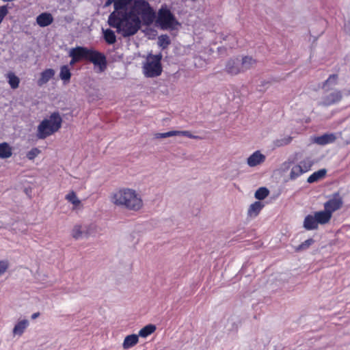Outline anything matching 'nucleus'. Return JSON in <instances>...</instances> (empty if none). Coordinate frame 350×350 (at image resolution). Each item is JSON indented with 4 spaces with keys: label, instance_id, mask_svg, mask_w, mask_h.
Instances as JSON below:
<instances>
[{
    "label": "nucleus",
    "instance_id": "obj_1",
    "mask_svg": "<svg viewBox=\"0 0 350 350\" xmlns=\"http://www.w3.org/2000/svg\"><path fill=\"white\" fill-rule=\"evenodd\" d=\"M154 12L144 0H117L115 10L110 14L108 24L123 37H130L139 31L142 21L146 25L154 19Z\"/></svg>",
    "mask_w": 350,
    "mask_h": 350
},
{
    "label": "nucleus",
    "instance_id": "obj_2",
    "mask_svg": "<svg viewBox=\"0 0 350 350\" xmlns=\"http://www.w3.org/2000/svg\"><path fill=\"white\" fill-rule=\"evenodd\" d=\"M109 200L114 206L129 211H138L144 203L141 195L129 187H122L113 191L109 196Z\"/></svg>",
    "mask_w": 350,
    "mask_h": 350
},
{
    "label": "nucleus",
    "instance_id": "obj_3",
    "mask_svg": "<svg viewBox=\"0 0 350 350\" xmlns=\"http://www.w3.org/2000/svg\"><path fill=\"white\" fill-rule=\"evenodd\" d=\"M62 119L57 112L53 113L49 118L44 119L38 126L36 136L43 139L57 132L62 126Z\"/></svg>",
    "mask_w": 350,
    "mask_h": 350
},
{
    "label": "nucleus",
    "instance_id": "obj_4",
    "mask_svg": "<svg viewBox=\"0 0 350 350\" xmlns=\"http://www.w3.org/2000/svg\"><path fill=\"white\" fill-rule=\"evenodd\" d=\"M162 55H148L143 66V73L147 77H155L162 72Z\"/></svg>",
    "mask_w": 350,
    "mask_h": 350
},
{
    "label": "nucleus",
    "instance_id": "obj_5",
    "mask_svg": "<svg viewBox=\"0 0 350 350\" xmlns=\"http://www.w3.org/2000/svg\"><path fill=\"white\" fill-rule=\"evenodd\" d=\"M314 163V160L311 157H306L294 164L291 169L289 179L294 180L302 174L309 172Z\"/></svg>",
    "mask_w": 350,
    "mask_h": 350
},
{
    "label": "nucleus",
    "instance_id": "obj_6",
    "mask_svg": "<svg viewBox=\"0 0 350 350\" xmlns=\"http://www.w3.org/2000/svg\"><path fill=\"white\" fill-rule=\"evenodd\" d=\"M158 23L163 29H174L178 24L175 17L167 8H161L159 12Z\"/></svg>",
    "mask_w": 350,
    "mask_h": 350
},
{
    "label": "nucleus",
    "instance_id": "obj_7",
    "mask_svg": "<svg viewBox=\"0 0 350 350\" xmlns=\"http://www.w3.org/2000/svg\"><path fill=\"white\" fill-rule=\"evenodd\" d=\"M342 94L338 90H334L332 92L325 91L324 94L322 96L319 105L322 106H329L336 104L341 100Z\"/></svg>",
    "mask_w": 350,
    "mask_h": 350
},
{
    "label": "nucleus",
    "instance_id": "obj_8",
    "mask_svg": "<svg viewBox=\"0 0 350 350\" xmlns=\"http://www.w3.org/2000/svg\"><path fill=\"white\" fill-rule=\"evenodd\" d=\"M87 60L98 66L99 72H103L107 67V60L105 55L94 49H90Z\"/></svg>",
    "mask_w": 350,
    "mask_h": 350
},
{
    "label": "nucleus",
    "instance_id": "obj_9",
    "mask_svg": "<svg viewBox=\"0 0 350 350\" xmlns=\"http://www.w3.org/2000/svg\"><path fill=\"white\" fill-rule=\"evenodd\" d=\"M92 229L90 225L77 224L73 227L71 235L76 240L88 238L91 235Z\"/></svg>",
    "mask_w": 350,
    "mask_h": 350
},
{
    "label": "nucleus",
    "instance_id": "obj_10",
    "mask_svg": "<svg viewBox=\"0 0 350 350\" xmlns=\"http://www.w3.org/2000/svg\"><path fill=\"white\" fill-rule=\"evenodd\" d=\"M342 204V197L338 193H335L332 198L324 204V208L332 215V213L339 210Z\"/></svg>",
    "mask_w": 350,
    "mask_h": 350
},
{
    "label": "nucleus",
    "instance_id": "obj_11",
    "mask_svg": "<svg viewBox=\"0 0 350 350\" xmlns=\"http://www.w3.org/2000/svg\"><path fill=\"white\" fill-rule=\"evenodd\" d=\"M173 136H185L190 139H199L198 136L193 135L189 131H171L166 133H157L154 135L155 139L166 138Z\"/></svg>",
    "mask_w": 350,
    "mask_h": 350
},
{
    "label": "nucleus",
    "instance_id": "obj_12",
    "mask_svg": "<svg viewBox=\"0 0 350 350\" xmlns=\"http://www.w3.org/2000/svg\"><path fill=\"white\" fill-rule=\"evenodd\" d=\"M224 70L230 75H237L243 72L241 60L239 58L229 59L226 64Z\"/></svg>",
    "mask_w": 350,
    "mask_h": 350
},
{
    "label": "nucleus",
    "instance_id": "obj_13",
    "mask_svg": "<svg viewBox=\"0 0 350 350\" xmlns=\"http://www.w3.org/2000/svg\"><path fill=\"white\" fill-rule=\"evenodd\" d=\"M265 159V155L256 150L247 159V164L251 167H256L263 163Z\"/></svg>",
    "mask_w": 350,
    "mask_h": 350
},
{
    "label": "nucleus",
    "instance_id": "obj_14",
    "mask_svg": "<svg viewBox=\"0 0 350 350\" xmlns=\"http://www.w3.org/2000/svg\"><path fill=\"white\" fill-rule=\"evenodd\" d=\"M29 325V321L27 319H19L14 325L12 329V335L15 336H21Z\"/></svg>",
    "mask_w": 350,
    "mask_h": 350
},
{
    "label": "nucleus",
    "instance_id": "obj_15",
    "mask_svg": "<svg viewBox=\"0 0 350 350\" xmlns=\"http://www.w3.org/2000/svg\"><path fill=\"white\" fill-rule=\"evenodd\" d=\"M337 139L334 133H325L321 136L312 137V142L321 146H325L334 142Z\"/></svg>",
    "mask_w": 350,
    "mask_h": 350
},
{
    "label": "nucleus",
    "instance_id": "obj_16",
    "mask_svg": "<svg viewBox=\"0 0 350 350\" xmlns=\"http://www.w3.org/2000/svg\"><path fill=\"white\" fill-rule=\"evenodd\" d=\"M91 49L83 46H77L70 50L69 56L75 57L79 60L81 59H87Z\"/></svg>",
    "mask_w": 350,
    "mask_h": 350
},
{
    "label": "nucleus",
    "instance_id": "obj_17",
    "mask_svg": "<svg viewBox=\"0 0 350 350\" xmlns=\"http://www.w3.org/2000/svg\"><path fill=\"white\" fill-rule=\"evenodd\" d=\"M55 75V70L52 68L44 70L40 73V77L37 81L38 86L41 87L48 83L51 79Z\"/></svg>",
    "mask_w": 350,
    "mask_h": 350
},
{
    "label": "nucleus",
    "instance_id": "obj_18",
    "mask_svg": "<svg viewBox=\"0 0 350 350\" xmlns=\"http://www.w3.org/2000/svg\"><path fill=\"white\" fill-rule=\"evenodd\" d=\"M314 215L316 217L318 224L324 225L330 221L332 215L325 208L323 211L315 212Z\"/></svg>",
    "mask_w": 350,
    "mask_h": 350
},
{
    "label": "nucleus",
    "instance_id": "obj_19",
    "mask_svg": "<svg viewBox=\"0 0 350 350\" xmlns=\"http://www.w3.org/2000/svg\"><path fill=\"white\" fill-rule=\"evenodd\" d=\"M53 21V18L50 13L44 12L38 15L36 18V22L40 27H46L51 25Z\"/></svg>",
    "mask_w": 350,
    "mask_h": 350
},
{
    "label": "nucleus",
    "instance_id": "obj_20",
    "mask_svg": "<svg viewBox=\"0 0 350 350\" xmlns=\"http://www.w3.org/2000/svg\"><path fill=\"white\" fill-rule=\"evenodd\" d=\"M65 199L72 204V210L80 208L82 206L81 201L78 198L76 193L73 191H69L65 196Z\"/></svg>",
    "mask_w": 350,
    "mask_h": 350
},
{
    "label": "nucleus",
    "instance_id": "obj_21",
    "mask_svg": "<svg viewBox=\"0 0 350 350\" xmlns=\"http://www.w3.org/2000/svg\"><path fill=\"white\" fill-rule=\"evenodd\" d=\"M338 76L336 74L329 75L328 79L323 83L322 88L324 91H329L338 84Z\"/></svg>",
    "mask_w": 350,
    "mask_h": 350
},
{
    "label": "nucleus",
    "instance_id": "obj_22",
    "mask_svg": "<svg viewBox=\"0 0 350 350\" xmlns=\"http://www.w3.org/2000/svg\"><path fill=\"white\" fill-rule=\"evenodd\" d=\"M139 341V336L137 334H131L128 335L125 337L124 342L122 343V347L124 349H129L135 345L137 344Z\"/></svg>",
    "mask_w": 350,
    "mask_h": 350
},
{
    "label": "nucleus",
    "instance_id": "obj_23",
    "mask_svg": "<svg viewBox=\"0 0 350 350\" xmlns=\"http://www.w3.org/2000/svg\"><path fill=\"white\" fill-rule=\"evenodd\" d=\"M318 223L315 216L313 215H307L304 221V227L308 230H314L318 228Z\"/></svg>",
    "mask_w": 350,
    "mask_h": 350
},
{
    "label": "nucleus",
    "instance_id": "obj_24",
    "mask_svg": "<svg viewBox=\"0 0 350 350\" xmlns=\"http://www.w3.org/2000/svg\"><path fill=\"white\" fill-rule=\"evenodd\" d=\"M12 155V148L7 142L0 144V159H5Z\"/></svg>",
    "mask_w": 350,
    "mask_h": 350
},
{
    "label": "nucleus",
    "instance_id": "obj_25",
    "mask_svg": "<svg viewBox=\"0 0 350 350\" xmlns=\"http://www.w3.org/2000/svg\"><path fill=\"white\" fill-rule=\"evenodd\" d=\"M264 204L260 202H255L254 203L252 204L247 211V215L250 217H256L262 208H263Z\"/></svg>",
    "mask_w": 350,
    "mask_h": 350
},
{
    "label": "nucleus",
    "instance_id": "obj_26",
    "mask_svg": "<svg viewBox=\"0 0 350 350\" xmlns=\"http://www.w3.org/2000/svg\"><path fill=\"white\" fill-rule=\"evenodd\" d=\"M240 60L243 72L254 67L257 62L255 59L250 56H244Z\"/></svg>",
    "mask_w": 350,
    "mask_h": 350
},
{
    "label": "nucleus",
    "instance_id": "obj_27",
    "mask_svg": "<svg viewBox=\"0 0 350 350\" xmlns=\"http://www.w3.org/2000/svg\"><path fill=\"white\" fill-rule=\"evenodd\" d=\"M326 172L327 171L325 169H321L314 172L308 178V183H312L322 179L325 177Z\"/></svg>",
    "mask_w": 350,
    "mask_h": 350
},
{
    "label": "nucleus",
    "instance_id": "obj_28",
    "mask_svg": "<svg viewBox=\"0 0 350 350\" xmlns=\"http://www.w3.org/2000/svg\"><path fill=\"white\" fill-rule=\"evenodd\" d=\"M103 38L107 43L113 44L116 42V36L113 31L110 29H103Z\"/></svg>",
    "mask_w": 350,
    "mask_h": 350
},
{
    "label": "nucleus",
    "instance_id": "obj_29",
    "mask_svg": "<svg viewBox=\"0 0 350 350\" xmlns=\"http://www.w3.org/2000/svg\"><path fill=\"white\" fill-rule=\"evenodd\" d=\"M6 78L8 79V83L12 89L18 88L20 79L14 72H8L6 75Z\"/></svg>",
    "mask_w": 350,
    "mask_h": 350
},
{
    "label": "nucleus",
    "instance_id": "obj_30",
    "mask_svg": "<svg viewBox=\"0 0 350 350\" xmlns=\"http://www.w3.org/2000/svg\"><path fill=\"white\" fill-rule=\"evenodd\" d=\"M156 330V326L152 324H148L141 329L139 332V336L142 338H146L149 335L152 334Z\"/></svg>",
    "mask_w": 350,
    "mask_h": 350
},
{
    "label": "nucleus",
    "instance_id": "obj_31",
    "mask_svg": "<svg viewBox=\"0 0 350 350\" xmlns=\"http://www.w3.org/2000/svg\"><path fill=\"white\" fill-rule=\"evenodd\" d=\"M71 73L68 66H63L60 68L59 77L64 82H68L70 79Z\"/></svg>",
    "mask_w": 350,
    "mask_h": 350
},
{
    "label": "nucleus",
    "instance_id": "obj_32",
    "mask_svg": "<svg viewBox=\"0 0 350 350\" xmlns=\"http://www.w3.org/2000/svg\"><path fill=\"white\" fill-rule=\"evenodd\" d=\"M314 243V240L312 239H308L303 242L301 244L299 245L297 247H294V250L296 252H299L304 250H307L309 247Z\"/></svg>",
    "mask_w": 350,
    "mask_h": 350
},
{
    "label": "nucleus",
    "instance_id": "obj_33",
    "mask_svg": "<svg viewBox=\"0 0 350 350\" xmlns=\"http://www.w3.org/2000/svg\"><path fill=\"white\" fill-rule=\"evenodd\" d=\"M269 193V190L265 187H260L255 192V198L258 200H262L268 196Z\"/></svg>",
    "mask_w": 350,
    "mask_h": 350
},
{
    "label": "nucleus",
    "instance_id": "obj_34",
    "mask_svg": "<svg viewBox=\"0 0 350 350\" xmlns=\"http://www.w3.org/2000/svg\"><path fill=\"white\" fill-rule=\"evenodd\" d=\"M170 40L167 35H161L158 38V44L163 49H165L170 44Z\"/></svg>",
    "mask_w": 350,
    "mask_h": 350
},
{
    "label": "nucleus",
    "instance_id": "obj_35",
    "mask_svg": "<svg viewBox=\"0 0 350 350\" xmlns=\"http://www.w3.org/2000/svg\"><path fill=\"white\" fill-rule=\"evenodd\" d=\"M291 141V137H284L282 139H278L274 141V145L276 147H280L283 146H286Z\"/></svg>",
    "mask_w": 350,
    "mask_h": 350
},
{
    "label": "nucleus",
    "instance_id": "obj_36",
    "mask_svg": "<svg viewBox=\"0 0 350 350\" xmlns=\"http://www.w3.org/2000/svg\"><path fill=\"white\" fill-rule=\"evenodd\" d=\"M40 153V150L37 148H34L27 153V157L29 160H33Z\"/></svg>",
    "mask_w": 350,
    "mask_h": 350
},
{
    "label": "nucleus",
    "instance_id": "obj_37",
    "mask_svg": "<svg viewBox=\"0 0 350 350\" xmlns=\"http://www.w3.org/2000/svg\"><path fill=\"white\" fill-rule=\"evenodd\" d=\"M9 267V262L8 260H0V276L3 275Z\"/></svg>",
    "mask_w": 350,
    "mask_h": 350
},
{
    "label": "nucleus",
    "instance_id": "obj_38",
    "mask_svg": "<svg viewBox=\"0 0 350 350\" xmlns=\"http://www.w3.org/2000/svg\"><path fill=\"white\" fill-rule=\"evenodd\" d=\"M8 10L7 5L0 6V24L3 20L4 17L8 14Z\"/></svg>",
    "mask_w": 350,
    "mask_h": 350
},
{
    "label": "nucleus",
    "instance_id": "obj_39",
    "mask_svg": "<svg viewBox=\"0 0 350 350\" xmlns=\"http://www.w3.org/2000/svg\"><path fill=\"white\" fill-rule=\"evenodd\" d=\"M345 31L350 35V21H349L345 25Z\"/></svg>",
    "mask_w": 350,
    "mask_h": 350
},
{
    "label": "nucleus",
    "instance_id": "obj_40",
    "mask_svg": "<svg viewBox=\"0 0 350 350\" xmlns=\"http://www.w3.org/2000/svg\"><path fill=\"white\" fill-rule=\"evenodd\" d=\"M72 57V59H71V61L70 62V65H73L74 64H75L77 62L79 61V59H77L75 57Z\"/></svg>",
    "mask_w": 350,
    "mask_h": 350
},
{
    "label": "nucleus",
    "instance_id": "obj_41",
    "mask_svg": "<svg viewBox=\"0 0 350 350\" xmlns=\"http://www.w3.org/2000/svg\"><path fill=\"white\" fill-rule=\"evenodd\" d=\"M39 316H40V312H35L31 314V317L32 319L34 320V319H37Z\"/></svg>",
    "mask_w": 350,
    "mask_h": 350
},
{
    "label": "nucleus",
    "instance_id": "obj_42",
    "mask_svg": "<svg viewBox=\"0 0 350 350\" xmlns=\"http://www.w3.org/2000/svg\"><path fill=\"white\" fill-rule=\"evenodd\" d=\"M228 38H229L230 39L233 40H235L232 36H228Z\"/></svg>",
    "mask_w": 350,
    "mask_h": 350
}]
</instances>
